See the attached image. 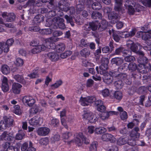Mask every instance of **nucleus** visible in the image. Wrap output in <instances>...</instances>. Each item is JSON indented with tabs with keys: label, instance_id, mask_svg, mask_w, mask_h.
Instances as JSON below:
<instances>
[{
	"label": "nucleus",
	"instance_id": "43",
	"mask_svg": "<svg viewBox=\"0 0 151 151\" xmlns=\"http://www.w3.org/2000/svg\"><path fill=\"white\" fill-rule=\"evenodd\" d=\"M15 63L17 66H21L23 65L24 61L22 58H17L16 60Z\"/></svg>",
	"mask_w": 151,
	"mask_h": 151
},
{
	"label": "nucleus",
	"instance_id": "11",
	"mask_svg": "<svg viewBox=\"0 0 151 151\" xmlns=\"http://www.w3.org/2000/svg\"><path fill=\"white\" fill-rule=\"evenodd\" d=\"M19 148L11 146L10 143L7 142L2 145V149L1 151H18Z\"/></svg>",
	"mask_w": 151,
	"mask_h": 151
},
{
	"label": "nucleus",
	"instance_id": "53",
	"mask_svg": "<svg viewBox=\"0 0 151 151\" xmlns=\"http://www.w3.org/2000/svg\"><path fill=\"white\" fill-rule=\"evenodd\" d=\"M140 45L139 44L136 45L134 44V43L132 46L131 45V46L130 49L133 52L137 53V49H138V48H140Z\"/></svg>",
	"mask_w": 151,
	"mask_h": 151
},
{
	"label": "nucleus",
	"instance_id": "14",
	"mask_svg": "<svg viewBox=\"0 0 151 151\" xmlns=\"http://www.w3.org/2000/svg\"><path fill=\"white\" fill-rule=\"evenodd\" d=\"M101 138L103 141H109L111 143H114L116 141V139L114 136L109 134H103Z\"/></svg>",
	"mask_w": 151,
	"mask_h": 151
},
{
	"label": "nucleus",
	"instance_id": "10",
	"mask_svg": "<svg viewBox=\"0 0 151 151\" xmlns=\"http://www.w3.org/2000/svg\"><path fill=\"white\" fill-rule=\"evenodd\" d=\"M83 116V118L88 119L91 123L95 122L96 120V118L94 119V115L89 111H84Z\"/></svg>",
	"mask_w": 151,
	"mask_h": 151
},
{
	"label": "nucleus",
	"instance_id": "47",
	"mask_svg": "<svg viewBox=\"0 0 151 151\" xmlns=\"http://www.w3.org/2000/svg\"><path fill=\"white\" fill-rule=\"evenodd\" d=\"M98 22L97 21L90 23L91 29L93 31H95L98 28Z\"/></svg>",
	"mask_w": 151,
	"mask_h": 151
},
{
	"label": "nucleus",
	"instance_id": "6",
	"mask_svg": "<svg viewBox=\"0 0 151 151\" xmlns=\"http://www.w3.org/2000/svg\"><path fill=\"white\" fill-rule=\"evenodd\" d=\"M96 99L94 97H83L81 96L79 100V103L83 106H88L89 104L95 101Z\"/></svg>",
	"mask_w": 151,
	"mask_h": 151
},
{
	"label": "nucleus",
	"instance_id": "64",
	"mask_svg": "<svg viewBox=\"0 0 151 151\" xmlns=\"http://www.w3.org/2000/svg\"><path fill=\"white\" fill-rule=\"evenodd\" d=\"M59 123V121L56 119H53L51 121V124L54 127L56 126Z\"/></svg>",
	"mask_w": 151,
	"mask_h": 151
},
{
	"label": "nucleus",
	"instance_id": "26",
	"mask_svg": "<svg viewBox=\"0 0 151 151\" xmlns=\"http://www.w3.org/2000/svg\"><path fill=\"white\" fill-rule=\"evenodd\" d=\"M13 139L12 136L9 135L8 133L4 132L0 136V141L4 140L11 141Z\"/></svg>",
	"mask_w": 151,
	"mask_h": 151
},
{
	"label": "nucleus",
	"instance_id": "9",
	"mask_svg": "<svg viewBox=\"0 0 151 151\" xmlns=\"http://www.w3.org/2000/svg\"><path fill=\"white\" fill-rule=\"evenodd\" d=\"M129 1H126V2L124 5L126 7H128V12L130 15H133L136 12H139L141 9V6L139 5H137L134 6L135 10H134V8H133L132 6L130 5L127 4L128 3L129 4Z\"/></svg>",
	"mask_w": 151,
	"mask_h": 151
},
{
	"label": "nucleus",
	"instance_id": "32",
	"mask_svg": "<svg viewBox=\"0 0 151 151\" xmlns=\"http://www.w3.org/2000/svg\"><path fill=\"white\" fill-rule=\"evenodd\" d=\"M1 71L4 75H7L9 73L10 71L9 67L7 65H4L2 66Z\"/></svg>",
	"mask_w": 151,
	"mask_h": 151
},
{
	"label": "nucleus",
	"instance_id": "1",
	"mask_svg": "<svg viewBox=\"0 0 151 151\" xmlns=\"http://www.w3.org/2000/svg\"><path fill=\"white\" fill-rule=\"evenodd\" d=\"M58 38L51 37L46 39L45 43L44 45H33V43H32L30 44V45L33 47L34 46V47L32 49L31 52L33 54H36L41 52V51L45 50L46 48L53 49L54 48L52 47L51 45H54L53 43L58 41Z\"/></svg>",
	"mask_w": 151,
	"mask_h": 151
},
{
	"label": "nucleus",
	"instance_id": "48",
	"mask_svg": "<svg viewBox=\"0 0 151 151\" xmlns=\"http://www.w3.org/2000/svg\"><path fill=\"white\" fill-rule=\"evenodd\" d=\"M13 111L15 114L17 115H20L22 113L20 109L19 106L17 105L14 106Z\"/></svg>",
	"mask_w": 151,
	"mask_h": 151
},
{
	"label": "nucleus",
	"instance_id": "15",
	"mask_svg": "<svg viewBox=\"0 0 151 151\" xmlns=\"http://www.w3.org/2000/svg\"><path fill=\"white\" fill-rule=\"evenodd\" d=\"M122 0H115V4L114 9L119 13H123L124 12V8L122 7Z\"/></svg>",
	"mask_w": 151,
	"mask_h": 151
},
{
	"label": "nucleus",
	"instance_id": "42",
	"mask_svg": "<svg viewBox=\"0 0 151 151\" xmlns=\"http://www.w3.org/2000/svg\"><path fill=\"white\" fill-rule=\"evenodd\" d=\"M91 17L94 19L97 18L99 19L102 17V15L101 13L98 12H94L92 14Z\"/></svg>",
	"mask_w": 151,
	"mask_h": 151
},
{
	"label": "nucleus",
	"instance_id": "7",
	"mask_svg": "<svg viewBox=\"0 0 151 151\" xmlns=\"http://www.w3.org/2000/svg\"><path fill=\"white\" fill-rule=\"evenodd\" d=\"M66 2L65 1H61L60 2L59 4L58 7H57V8H59L61 11H63L66 12L68 10L69 11L70 14H75V11L74 7H72L69 8L67 5H65Z\"/></svg>",
	"mask_w": 151,
	"mask_h": 151
},
{
	"label": "nucleus",
	"instance_id": "40",
	"mask_svg": "<svg viewBox=\"0 0 151 151\" xmlns=\"http://www.w3.org/2000/svg\"><path fill=\"white\" fill-rule=\"evenodd\" d=\"M39 108L38 106L35 105L29 109V112L31 114H36L39 111Z\"/></svg>",
	"mask_w": 151,
	"mask_h": 151
},
{
	"label": "nucleus",
	"instance_id": "55",
	"mask_svg": "<svg viewBox=\"0 0 151 151\" xmlns=\"http://www.w3.org/2000/svg\"><path fill=\"white\" fill-rule=\"evenodd\" d=\"M119 32H113V37L114 38V39L116 42H118L120 39V36H119L118 35L119 34Z\"/></svg>",
	"mask_w": 151,
	"mask_h": 151
},
{
	"label": "nucleus",
	"instance_id": "51",
	"mask_svg": "<svg viewBox=\"0 0 151 151\" xmlns=\"http://www.w3.org/2000/svg\"><path fill=\"white\" fill-rule=\"evenodd\" d=\"M62 82L61 80L56 82L54 84H52L51 86L52 89H55L60 86L62 84Z\"/></svg>",
	"mask_w": 151,
	"mask_h": 151
},
{
	"label": "nucleus",
	"instance_id": "28",
	"mask_svg": "<svg viewBox=\"0 0 151 151\" xmlns=\"http://www.w3.org/2000/svg\"><path fill=\"white\" fill-rule=\"evenodd\" d=\"M136 31L137 30L136 29L134 28L132 29L130 32H122L123 36H122V37L126 38L129 37L133 36L135 35Z\"/></svg>",
	"mask_w": 151,
	"mask_h": 151
},
{
	"label": "nucleus",
	"instance_id": "35",
	"mask_svg": "<svg viewBox=\"0 0 151 151\" xmlns=\"http://www.w3.org/2000/svg\"><path fill=\"white\" fill-rule=\"evenodd\" d=\"M14 78L18 82L23 84H25L26 83V81L24 79L23 77L20 75H16L14 76Z\"/></svg>",
	"mask_w": 151,
	"mask_h": 151
},
{
	"label": "nucleus",
	"instance_id": "19",
	"mask_svg": "<svg viewBox=\"0 0 151 151\" xmlns=\"http://www.w3.org/2000/svg\"><path fill=\"white\" fill-rule=\"evenodd\" d=\"M47 55L49 59L52 61H56L60 58L59 55L55 52H49Z\"/></svg>",
	"mask_w": 151,
	"mask_h": 151
},
{
	"label": "nucleus",
	"instance_id": "23",
	"mask_svg": "<svg viewBox=\"0 0 151 151\" xmlns=\"http://www.w3.org/2000/svg\"><path fill=\"white\" fill-rule=\"evenodd\" d=\"M22 86L19 83H13L12 87V91L14 93L19 94L20 93Z\"/></svg>",
	"mask_w": 151,
	"mask_h": 151
},
{
	"label": "nucleus",
	"instance_id": "31",
	"mask_svg": "<svg viewBox=\"0 0 151 151\" xmlns=\"http://www.w3.org/2000/svg\"><path fill=\"white\" fill-rule=\"evenodd\" d=\"M123 62V60L122 59L119 58H113L111 60V63L113 64H115L116 65H119L122 63Z\"/></svg>",
	"mask_w": 151,
	"mask_h": 151
},
{
	"label": "nucleus",
	"instance_id": "58",
	"mask_svg": "<svg viewBox=\"0 0 151 151\" xmlns=\"http://www.w3.org/2000/svg\"><path fill=\"white\" fill-rule=\"evenodd\" d=\"M84 87L83 84L81 83L79 84L77 87V93L78 94H81L84 89Z\"/></svg>",
	"mask_w": 151,
	"mask_h": 151
},
{
	"label": "nucleus",
	"instance_id": "33",
	"mask_svg": "<svg viewBox=\"0 0 151 151\" xmlns=\"http://www.w3.org/2000/svg\"><path fill=\"white\" fill-rule=\"evenodd\" d=\"M5 123L8 126L10 127L12 125L13 122V119L12 117H5L3 120Z\"/></svg>",
	"mask_w": 151,
	"mask_h": 151
},
{
	"label": "nucleus",
	"instance_id": "52",
	"mask_svg": "<svg viewBox=\"0 0 151 151\" xmlns=\"http://www.w3.org/2000/svg\"><path fill=\"white\" fill-rule=\"evenodd\" d=\"M8 126L4 120H2L0 122V130H3L6 129Z\"/></svg>",
	"mask_w": 151,
	"mask_h": 151
},
{
	"label": "nucleus",
	"instance_id": "18",
	"mask_svg": "<svg viewBox=\"0 0 151 151\" xmlns=\"http://www.w3.org/2000/svg\"><path fill=\"white\" fill-rule=\"evenodd\" d=\"M42 122V119L38 116H35L29 120V124L32 126H36Z\"/></svg>",
	"mask_w": 151,
	"mask_h": 151
},
{
	"label": "nucleus",
	"instance_id": "22",
	"mask_svg": "<svg viewBox=\"0 0 151 151\" xmlns=\"http://www.w3.org/2000/svg\"><path fill=\"white\" fill-rule=\"evenodd\" d=\"M50 132L49 129L47 127H41L39 128L37 133L39 135L45 136L47 135Z\"/></svg>",
	"mask_w": 151,
	"mask_h": 151
},
{
	"label": "nucleus",
	"instance_id": "2",
	"mask_svg": "<svg viewBox=\"0 0 151 151\" xmlns=\"http://www.w3.org/2000/svg\"><path fill=\"white\" fill-rule=\"evenodd\" d=\"M72 135L71 133L68 132H67L64 133L62 134V138L64 142L70 143V142H74L78 146L82 145L84 142L86 144L88 143L86 141V138L84 137L82 133H76L75 134V137L73 140L68 142L67 141L68 139Z\"/></svg>",
	"mask_w": 151,
	"mask_h": 151
},
{
	"label": "nucleus",
	"instance_id": "8",
	"mask_svg": "<svg viewBox=\"0 0 151 151\" xmlns=\"http://www.w3.org/2000/svg\"><path fill=\"white\" fill-rule=\"evenodd\" d=\"M127 66L129 70L132 71L135 70L137 67V65L134 63H130L129 65L127 63H125L118 68V71L120 72L123 70L126 69V67H127Z\"/></svg>",
	"mask_w": 151,
	"mask_h": 151
},
{
	"label": "nucleus",
	"instance_id": "17",
	"mask_svg": "<svg viewBox=\"0 0 151 151\" xmlns=\"http://www.w3.org/2000/svg\"><path fill=\"white\" fill-rule=\"evenodd\" d=\"M130 138L128 139V137L127 136L120 137L117 140V144L118 145L121 146L126 144L127 142L129 145L132 146L131 145L130 143H128L129 141L131 142L132 140L131 139H130Z\"/></svg>",
	"mask_w": 151,
	"mask_h": 151
},
{
	"label": "nucleus",
	"instance_id": "13",
	"mask_svg": "<svg viewBox=\"0 0 151 151\" xmlns=\"http://www.w3.org/2000/svg\"><path fill=\"white\" fill-rule=\"evenodd\" d=\"M52 20V24H57L60 28L63 29L65 28V26L64 23V20L63 19L59 17H55Z\"/></svg>",
	"mask_w": 151,
	"mask_h": 151
},
{
	"label": "nucleus",
	"instance_id": "16",
	"mask_svg": "<svg viewBox=\"0 0 151 151\" xmlns=\"http://www.w3.org/2000/svg\"><path fill=\"white\" fill-rule=\"evenodd\" d=\"M23 103L27 104L29 106H32L35 103V100L33 97L30 96H26L22 99Z\"/></svg>",
	"mask_w": 151,
	"mask_h": 151
},
{
	"label": "nucleus",
	"instance_id": "56",
	"mask_svg": "<svg viewBox=\"0 0 151 151\" xmlns=\"http://www.w3.org/2000/svg\"><path fill=\"white\" fill-rule=\"evenodd\" d=\"M84 8L83 6L81 4H78L76 6V13L78 14L81 11H82Z\"/></svg>",
	"mask_w": 151,
	"mask_h": 151
},
{
	"label": "nucleus",
	"instance_id": "29",
	"mask_svg": "<svg viewBox=\"0 0 151 151\" xmlns=\"http://www.w3.org/2000/svg\"><path fill=\"white\" fill-rule=\"evenodd\" d=\"M151 30L148 31L147 32H144L143 33V35L142 36V39L145 40H149L151 41Z\"/></svg>",
	"mask_w": 151,
	"mask_h": 151
},
{
	"label": "nucleus",
	"instance_id": "5",
	"mask_svg": "<svg viewBox=\"0 0 151 151\" xmlns=\"http://www.w3.org/2000/svg\"><path fill=\"white\" fill-rule=\"evenodd\" d=\"M137 54L140 56L138 59V61L139 63V66L144 68L143 70L144 71L146 67L145 64L147 62V59L146 57L143 56L144 54L142 51H139L137 52Z\"/></svg>",
	"mask_w": 151,
	"mask_h": 151
},
{
	"label": "nucleus",
	"instance_id": "27",
	"mask_svg": "<svg viewBox=\"0 0 151 151\" xmlns=\"http://www.w3.org/2000/svg\"><path fill=\"white\" fill-rule=\"evenodd\" d=\"M117 110L120 111L121 119L123 120L127 119L128 117L127 114L125 111L123 110L122 108L121 107H118Z\"/></svg>",
	"mask_w": 151,
	"mask_h": 151
},
{
	"label": "nucleus",
	"instance_id": "4",
	"mask_svg": "<svg viewBox=\"0 0 151 151\" xmlns=\"http://www.w3.org/2000/svg\"><path fill=\"white\" fill-rule=\"evenodd\" d=\"M111 9L107 7L105 8L104 10L105 13H109L108 18L109 19H111V22L112 23H116L118 20V15L115 14L114 12H111Z\"/></svg>",
	"mask_w": 151,
	"mask_h": 151
},
{
	"label": "nucleus",
	"instance_id": "36",
	"mask_svg": "<svg viewBox=\"0 0 151 151\" xmlns=\"http://www.w3.org/2000/svg\"><path fill=\"white\" fill-rule=\"evenodd\" d=\"M106 131V129L102 127H99L95 128L94 132H95L98 134H100L104 133Z\"/></svg>",
	"mask_w": 151,
	"mask_h": 151
},
{
	"label": "nucleus",
	"instance_id": "62",
	"mask_svg": "<svg viewBox=\"0 0 151 151\" xmlns=\"http://www.w3.org/2000/svg\"><path fill=\"white\" fill-rule=\"evenodd\" d=\"M135 60V58L133 56H127L124 58V60L127 62L133 61Z\"/></svg>",
	"mask_w": 151,
	"mask_h": 151
},
{
	"label": "nucleus",
	"instance_id": "45",
	"mask_svg": "<svg viewBox=\"0 0 151 151\" xmlns=\"http://www.w3.org/2000/svg\"><path fill=\"white\" fill-rule=\"evenodd\" d=\"M114 98L120 100L122 98V95L121 92L116 91L114 93Z\"/></svg>",
	"mask_w": 151,
	"mask_h": 151
},
{
	"label": "nucleus",
	"instance_id": "30",
	"mask_svg": "<svg viewBox=\"0 0 151 151\" xmlns=\"http://www.w3.org/2000/svg\"><path fill=\"white\" fill-rule=\"evenodd\" d=\"M65 48V45L62 43L57 45L55 47L56 51L58 52H60L63 51Z\"/></svg>",
	"mask_w": 151,
	"mask_h": 151
},
{
	"label": "nucleus",
	"instance_id": "63",
	"mask_svg": "<svg viewBox=\"0 0 151 151\" xmlns=\"http://www.w3.org/2000/svg\"><path fill=\"white\" fill-rule=\"evenodd\" d=\"M48 142V139L47 138L41 139L40 141V143L42 145H47Z\"/></svg>",
	"mask_w": 151,
	"mask_h": 151
},
{
	"label": "nucleus",
	"instance_id": "12",
	"mask_svg": "<svg viewBox=\"0 0 151 151\" xmlns=\"http://www.w3.org/2000/svg\"><path fill=\"white\" fill-rule=\"evenodd\" d=\"M109 60L107 58H103L102 59V63L100 66V73L103 74L104 73H106V70L108 68V64L109 63Z\"/></svg>",
	"mask_w": 151,
	"mask_h": 151
},
{
	"label": "nucleus",
	"instance_id": "25",
	"mask_svg": "<svg viewBox=\"0 0 151 151\" xmlns=\"http://www.w3.org/2000/svg\"><path fill=\"white\" fill-rule=\"evenodd\" d=\"M2 16L3 17L6 19L7 22H11L14 20L15 18V15L13 13L8 14L6 13H4L2 14Z\"/></svg>",
	"mask_w": 151,
	"mask_h": 151
},
{
	"label": "nucleus",
	"instance_id": "54",
	"mask_svg": "<svg viewBox=\"0 0 151 151\" xmlns=\"http://www.w3.org/2000/svg\"><path fill=\"white\" fill-rule=\"evenodd\" d=\"M25 135V134L24 132H22L21 133H18L16 135L15 139L17 140H21Z\"/></svg>",
	"mask_w": 151,
	"mask_h": 151
},
{
	"label": "nucleus",
	"instance_id": "3",
	"mask_svg": "<svg viewBox=\"0 0 151 151\" xmlns=\"http://www.w3.org/2000/svg\"><path fill=\"white\" fill-rule=\"evenodd\" d=\"M139 130L138 127H135L131 132L130 134V137L132 140V142L129 141L128 142V143H130L131 145H137L136 140H137L140 136V134L138 132Z\"/></svg>",
	"mask_w": 151,
	"mask_h": 151
},
{
	"label": "nucleus",
	"instance_id": "24",
	"mask_svg": "<svg viewBox=\"0 0 151 151\" xmlns=\"http://www.w3.org/2000/svg\"><path fill=\"white\" fill-rule=\"evenodd\" d=\"M115 73L113 72L112 73V75L113 76H114L115 77H117L119 79H120L122 81H123L126 83H127V75L124 73H120L119 74H118V72H116V74L115 75Z\"/></svg>",
	"mask_w": 151,
	"mask_h": 151
},
{
	"label": "nucleus",
	"instance_id": "37",
	"mask_svg": "<svg viewBox=\"0 0 151 151\" xmlns=\"http://www.w3.org/2000/svg\"><path fill=\"white\" fill-rule=\"evenodd\" d=\"M14 42V40L13 39H10L7 40L6 43H3L5 47H7L8 48V51L9 50V47L12 45Z\"/></svg>",
	"mask_w": 151,
	"mask_h": 151
},
{
	"label": "nucleus",
	"instance_id": "44",
	"mask_svg": "<svg viewBox=\"0 0 151 151\" xmlns=\"http://www.w3.org/2000/svg\"><path fill=\"white\" fill-rule=\"evenodd\" d=\"M4 51V52H8V48L7 47H5L3 43L0 42V54Z\"/></svg>",
	"mask_w": 151,
	"mask_h": 151
},
{
	"label": "nucleus",
	"instance_id": "21",
	"mask_svg": "<svg viewBox=\"0 0 151 151\" xmlns=\"http://www.w3.org/2000/svg\"><path fill=\"white\" fill-rule=\"evenodd\" d=\"M103 75H104L103 79L104 82L107 84H109L112 82L113 77L109 74L106 73Z\"/></svg>",
	"mask_w": 151,
	"mask_h": 151
},
{
	"label": "nucleus",
	"instance_id": "49",
	"mask_svg": "<svg viewBox=\"0 0 151 151\" xmlns=\"http://www.w3.org/2000/svg\"><path fill=\"white\" fill-rule=\"evenodd\" d=\"M80 54L83 56L86 57L90 55V53L89 50L86 49H84L81 52Z\"/></svg>",
	"mask_w": 151,
	"mask_h": 151
},
{
	"label": "nucleus",
	"instance_id": "57",
	"mask_svg": "<svg viewBox=\"0 0 151 151\" xmlns=\"http://www.w3.org/2000/svg\"><path fill=\"white\" fill-rule=\"evenodd\" d=\"M108 115V113H107L106 112L104 111L102 112V113L100 114V117L102 120H106L108 119L109 118Z\"/></svg>",
	"mask_w": 151,
	"mask_h": 151
},
{
	"label": "nucleus",
	"instance_id": "39",
	"mask_svg": "<svg viewBox=\"0 0 151 151\" xmlns=\"http://www.w3.org/2000/svg\"><path fill=\"white\" fill-rule=\"evenodd\" d=\"M101 23L99 24V28H101L102 29H105L107 25V22L104 19L101 20Z\"/></svg>",
	"mask_w": 151,
	"mask_h": 151
},
{
	"label": "nucleus",
	"instance_id": "38",
	"mask_svg": "<svg viewBox=\"0 0 151 151\" xmlns=\"http://www.w3.org/2000/svg\"><path fill=\"white\" fill-rule=\"evenodd\" d=\"M114 85L117 89H119L122 88L124 85V83H123V81L118 80L115 82Z\"/></svg>",
	"mask_w": 151,
	"mask_h": 151
},
{
	"label": "nucleus",
	"instance_id": "59",
	"mask_svg": "<svg viewBox=\"0 0 151 151\" xmlns=\"http://www.w3.org/2000/svg\"><path fill=\"white\" fill-rule=\"evenodd\" d=\"M82 65L85 67L88 66L92 67L94 66L93 63L89 62L86 60H83L82 61Z\"/></svg>",
	"mask_w": 151,
	"mask_h": 151
},
{
	"label": "nucleus",
	"instance_id": "34",
	"mask_svg": "<svg viewBox=\"0 0 151 151\" xmlns=\"http://www.w3.org/2000/svg\"><path fill=\"white\" fill-rule=\"evenodd\" d=\"M44 19L41 15H38L36 16L34 19V23L37 24L43 21Z\"/></svg>",
	"mask_w": 151,
	"mask_h": 151
},
{
	"label": "nucleus",
	"instance_id": "60",
	"mask_svg": "<svg viewBox=\"0 0 151 151\" xmlns=\"http://www.w3.org/2000/svg\"><path fill=\"white\" fill-rule=\"evenodd\" d=\"M53 9L55 10H52L49 11V12L48 13V15L49 16V17H52L54 16H55L56 14V12L58 11V12H60V10H59L58 11V9L56 8L55 9L54 8H53Z\"/></svg>",
	"mask_w": 151,
	"mask_h": 151
},
{
	"label": "nucleus",
	"instance_id": "46",
	"mask_svg": "<svg viewBox=\"0 0 151 151\" xmlns=\"http://www.w3.org/2000/svg\"><path fill=\"white\" fill-rule=\"evenodd\" d=\"M92 7L94 10H99L101 8V4L99 2H94L92 4Z\"/></svg>",
	"mask_w": 151,
	"mask_h": 151
},
{
	"label": "nucleus",
	"instance_id": "50",
	"mask_svg": "<svg viewBox=\"0 0 151 151\" xmlns=\"http://www.w3.org/2000/svg\"><path fill=\"white\" fill-rule=\"evenodd\" d=\"M97 146V143L96 142H92L90 147V151H96Z\"/></svg>",
	"mask_w": 151,
	"mask_h": 151
},
{
	"label": "nucleus",
	"instance_id": "20",
	"mask_svg": "<svg viewBox=\"0 0 151 151\" xmlns=\"http://www.w3.org/2000/svg\"><path fill=\"white\" fill-rule=\"evenodd\" d=\"M9 85L8 83V79L6 77H4L2 80L1 89L4 92H6L9 91Z\"/></svg>",
	"mask_w": 151,
	"mask_h": 151
},
{
	"label": "nucleus",
	"instance_id": "61",
	"mask_svg": "<svg viewBox=\"0 0 151 151\" xmlns=\"http://www.w3.org/2000/svg\"><path fill=\"white\" fill-rule=\"evenodd\" d=\"M65 18L66 20L67 23H70L72 26H74V24L72 22V19L71 17H70L67 15H66L65 16Z\"/></svg>",
	"mask_w": 151,
	"mask_h": 151
},
{
	"label": "nucleus",
	"instance_id": "41",
	"mask_svg": "<svg viewBox=\"0 0 151 151\" xmlns=\"http://www.w3.org/2000/svg\"><path fill=\"white\" fill-rule=\"evenodd\" d=\"M72 53V51L69 50H67L61 53L60 55V57L64 59L71 55Z\"/></svg>",
	"mask_w": 151,
	"mask_h": 151
}]
</instances>
